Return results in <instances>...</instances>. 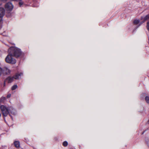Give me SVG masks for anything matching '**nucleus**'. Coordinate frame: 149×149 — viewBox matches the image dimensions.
I'll list each match as a JSON object with an SVG mask.
<instances>
[{
  "label": "nucleus",
  "instance_id": "nucleus-1",
  "mask_svg": "<svg viewBox=\"0 0 149 149\" xmlns=\"http://www.w3.org/2000/svg\"><path fill=\"white\" fill-rule=\"evenodd\" d=\"M0 108L2 112V113L4 116L6 117L8 114L11 116L10 113L13 115L15 114V111L12 107H7L3 105H1L0 106Z\"/></svg>",
  "mask_w": 149,
  "mask_h": 149
},
{
  "label": "nucleus",
  "instance_id": "nucleus-2",
  "mask_svg": "<svg viewBox=\"0 0 149 149\" xmlns=\"http://www.w3.org/2000/svg\"><path fill=\"white\" fill-rule=\"evenodd\" d=\"M8 52H10L14 57L17 58L21 54L22 52L20 49L16 47H12L9 48Z\"/></svg>",
  "mask_w": 149,
  "mask_h": 149
},
{
  "label": "nucleus",
  "instance_id": "nucleus-3",
  "mask_svg": "<svg viewBox=\"0 0 149 149\" xmlns=\"http://www.w3.org/2000/svg\"><path fill=\"white\" fill-rule=\"evenodd\" d=\"M5 58V61L8 63L15 64L16 62V60L14 58V56L10 52Z\"/></svg>",
  "mask_w": 149,
  "mask_h": 149
},
{
  "label": "nucleus",
  "instance_id": "nucleus-4",
  "mask_svg": "<svg viewBox=\"0 0 149 149\" xmlns=\"http://www.w3.org/2000/svg\"><path fill=\"white\" fill-rule=\"evenodd\" d=\"M13 6L10 2L6 3L5 6V8L7 11H10L13 8Z\"/></svg>",
  "mask_w": 149,
  "mask_h": 149
},
{
  "label": "nucleus",
  "instance_id": "nucleus-5",
  "mask_svg": "<svg viewBox=\"0 0 149 149\" xmlns=\"http://www.w3.org/2000/svg\"><path fill=\"white\" fill-rule=\"evenodd\" d=\"M5 11L3 8L0 7V16L3 17L5 14Z\"/></svg>",
  "mask_w": 149,
  "mask_h": 149
},
{
  "label": "nucleus",
  "instance_id": "nucleus-6",
  "mask_svg": "<svg viewBox=\"0 0 149 149\" xmlns=\"http://www.w3.org/2000/svg\"><path fill=\"white\" fill-rule=\"evenodd\" d=\"M14 79L13 77H8L5 80L8 83H10L13 81Z\"/></svg>",
  "mask_w": 149,
  "mask_h": 149
},
{
  "label": "nucleus",
  "instance_id": "nucleus-7",
  "mask_svg": "<svg viewBox=\"0 0 149 149\" xmlns=\"http://www.w3.org/2000/svg\"><path fill=\"white\" fill-rule=\"evenodd\" d=\"M14 144L15 146L17 148H19V147L20 144L19 142L18 141H15L14 143Z\"/></svg>",
  "mask_w": 149,
  "mask_h": 149
},
{
  "label": "nucleus",
  "instance_id": "nucleus-8",
  "mask_svg": "<svg viewBox=\"0 0 149 149\" xmlns=\"http://www.w3.org/2000/svg\"><path fill=\"white\" fill-rule=\"evenodd\" d=\"M4 70L6 73L7 74H9L10 72V70L7 68H5Z\"/></svg>",
  "mask_w": 149,
  "mask_h": 149
},
{
  "label": "nucleus",
  "instance_id": "nucleus-9",
  "mask_svg": "<svg viewBox=\"0 0 149 149\" xmlns=\"http://www.w3.org/2000/svg\"><path fill=\"white\" fill-rule=\"evenodd\" d=\"M22 73H21L20 74H16L13 77L15 79H19V77L22 74Z\"/></svg>",
  "mask_w": 149,
  "mask_h": 149
},
{
  "label": "nucleus",
  "instance_id": "nucleus-10",
  "mask_svg": "<svg viewBox=\"0 0 149 149\" xmlns=\"http://www.w3.org/2000/svg\"><path fill=\"white\" fill-rule=\"evenodd\" d=\"M17 86L16 85H13L11 87V90L12 91H13L17 88Z\"/></svg>",
  "mask_w": 149,
  "mask_h": 149
},
{
  "label": "nucleus",
  "instance_id": "nucleus-11",
  "mask_svg": "<svg viewBox=\"0 0 149 149\" xmlns=\"http://www.w3.org/2000/svg\"><path fill=\"white\" fill-rule=\"evenodd\" d=\"M139 22V20H135L134 21V24H137Z\"/></svg>",
  "mask_w": 149,
  "mask_h": 149
},
{
  "label": "nucleus",
  "instance_id": "nucleus-12",
  "mask_svg": "<svg viewBox=\"0 0 149 149\" xmlns=\"http://www.w3.org/2000/svg\"><path fill=\"white\" fill-rule=\"evenodd\" d=\"M145 20H146L149 19V14L146 15L144 18Z\"/></svg>",
  "mask_w": 149,
  "mask_h": 149
},
{
  "label": "nucleus",
  "instance_id": "nucleus-13",
  "mask_svg": "<svg viewBox=\"0 0 149 149\" xmlns=\"http://www.w3.org/2000/svg\"><path fill=\"white\" fill-rule=\"evenodd\" d=\"M145 100L147 103L149 104V97L146 96L145 97Z\"/></svg>",
  "mask_w": 149,
  "mask_h": 149
},
{
  "label": "nucleus",
  "instance_id": "nucleus-14",
  "mask_svg": "<svg viewBox=\"0 0 149 149\" xmlns=\"http://www.w3.org/2000/svg\"><path fill=\"white\" fill-rule=\"evenodd\" d=\"M68 145V143L66 141H64L63 143V145L64 146H66Z\"/></svg>",
  "mask_w": 149,
  "mask_h": 149
},
{
  "label": "nucleus",
  "instance_id": "nucleus-15",
  "mask_svg": "<svg viewBox=\"0 0 149 149\" xmlns=\"http://www.w3.org/2000/svg\"><path fill=\"white\" fill-rule=\"evenodd\" d=\"M24 3L22 1H19V5L20 6H21Z\"/></svg>",
  "mask_w": 149,
  "mask_h": 149
},
{
  "label": "nucleus",
  "instance_id": "nucleus-16",
  "mask_svg": "<svg viewBox=\"0 0 149 149\" xmlns=\"http://www.w3.org/2000/svg\"><path fill=\"white\" fill-rule=\"evenodd\" d=\"M147 28L148 30L149 31V22H147Z\"/></svg>",
  "mask_w": 149,
  "mask_h": 149
},
{
  "label": "nucleus",
  "instance_id": "nucleus-17",
  "mask_svg": "<svg viewBox=\"0 0 149 149\" xmlns=\"http://www.w3.org/2000/svg\"><path fill=\"white\" fill-rule=\"evenodd\" d=\"M2 72V69L0 67V76L1 75Z\"/></svg>",
  "mask_w": 149,
  "mask_h": 149
},
{
  "label": "nucleus",
  "instance_id": "nucleus-18",
  "mask_svg": "<svg viewBox=\"0 0 149 149\" xmlns=\"http://www.w3.org/2000/svg\"><path fill=\"white\" fill-rule=\"evenodd\" d=\"M8 0H1V1L3 2L4 3L7 1Z\"/></svg>",
  "mask_w": 149,
  "mask_h": 149
},
{
  "label": "nucleus",
  "instance_id": "nucleus-19",
  "mask_svg": "<svg viewBox=\"0 0 149 149\" xmlns=\"http://www.w3.org/2000/svg\"><path fill=\"white\" fill-rule=\"evenodd\" d=\"M11 96V94H8L7 97V98H10Z\"/></svg>",
  "mask_w": 149,
  "mask_h": 149
},
{
  "label": "nucleus",
  "instance_id": "nucleus-20",
  "mask_svg": "<svg viewBox=\"0 0 149 149\" xmlns=\"http://www.w3.org/2000/svg\"><path fill=\"white\" fill-rule=\"evenodd\" d=\"M5 99H6V98L5 97H2L1 98V100H5Z\"/></svg>",
  "mask_w": 149,
  "mask_h": 149
},
{
  "label": "nucleus",
  "instance_id": "nucleus-21",
  "mask_svg": "<svg viewBox=\"0 0 149 149\" xmlns=\"http://www.w3.org/2000/svg\"><path fill=\"white\" fill-rule=\"evenodd\" d=\"M2 17L0 16V23L1 22H2Z\"/></svg>",
  "mask_w": 149,
  "mask_h": 149
},
{
  "label": "nucleus",
  "instance_id": "nucleus-22",
  "mask_svg": "<svg viewBox=\"0 0 149 149\" xmlns=\"http://www.w3.org/2000/svg\"><path fill=\"white\" fill-rule=\"evenodd\" d=\"M22 0H11V1H20Z\"/></svg>",
  "mask_w": 149,
  "mask_h": 149
},
{
  "label": "nucleus",
  "instance_id": "nucleus-23",
  "mask_svg": "<svg viewBox=\"0 0 149 149\" xmlns=\"http://www.w3.org/2000/svg\"><path fill=\"white\" fill-rule=\"evenodd\" d=\"M6 82V80L4 82V86L5 85V82Z\"/></svg>",
  "mask_w": 149,
  "mask_h": 149
}]
</instances>
